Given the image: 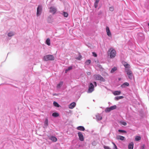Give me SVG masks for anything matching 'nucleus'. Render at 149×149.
Segmentation results:
<instances>
[{
    "mask_svg": "<svg viewBox=\"0 0 149 149\" xmlns=\"http://www.w3.org/2000/svg\"><path fill=\"white\" fill-rule=\"evenodd\" d=\"M97 86V83L96 81H93V83L91 82L88 84V89L87 93H91L94 91L95 87Z\"/></svg>",
    "mask_w": 149,
    "mask_h": 149,
    "instance_id": "obj_1",
    "label": "nucleus"
},
{
    "mask_svg": "<svg viewBox=\"0 0 149 149\" xmlns=\"http://www.w3.org/2000/svg\"><path fill=\"white\" fill-rule=\"evenodd\" d=\"M43 59L45 61H53L54 59V57L53 55H47L43 57Z\"/></svg>",
    "mask_w": 149,
    "mask_h": 149,
    "instance_id": "obj_2",
    "label": "nucleus"
},
{
    "mask_svg": "<svg viewBox=\"0 0 149 149\" xmlns=\"http://www.w3.org/2000/svg\"><path fill=\"white\" fill-rule=\"evenodd\" d=\"M93 76L95 79L96 80H100L102 82H104L105 81V79L100 74H95Z\"/></svg>",
    "mask_w": 149,
    "mask_h": 149,
    "instance_id": "obj_3",
    "label": "nucleus"
},
{
    "mask_svg": "<svg viewBox=\"0 0 149 149\" xmlns=\"http://www.w3.org/2000/svg\"><path fill=\"white\" fill-rule=\"evenodd\" d=\"M125 71L128 76L129 79L132 80L133 77V74L130 69H125Z\"/></svg>",
    "mask_w": 149,
    "mask_h": 149,
    "instance_id": "obj_4",
    "label": "nucleus"
},
{
    "mask_svg": "<svg viewBox=\"0 0 149 149\" xmlns=\"http://www.w3.org/2000/svg\"><path fill=\"white\" fill-rule=\"evenodd\" d=\"M42 10V7L41 5H39L37 8V16L38 17L40 15Z\"/></svg>",
    "mask_w": 149,
    "mask_h": 149,
    "instance_id": "obj_5",
    "label": "nucleus"
},
{
    "mask_svg": "<svg viewBox=\"0 0 149 149\" xmlns=\"http://www.w3.org/2000/svg\"><path fill=\"white\" fill-rule=\"evenodd\" d=\"M116 50L114 49H113L111 51L110 55V57L111 58H114L116 56Z\"/></svg>",
    "mask_w": 149,
    "mask_h": 149,
    "instance_id": "obj_6",
    "label": "nucleus"
},
{
    "mask_svg": "<svg viewBox=\"0 0 149 149\" xmlns=\"http://www.w3.org/2000/svg\"><path fill=\"white\" fill-rule=\"evenodd\" d=\"M77 134L79 136V139L81 141H83L84 139L82 133L81 132H79Z\"/></svg>",
    "mask_w": 149,
    "mask_h": 149,
    "instance_id": "obj_7",
    "label": "nucleus"
},
{
    "mask_svg": "<svg viewBox=\"0 0 149 149\" xmlns=\"http://www.w3.org/2000/svg\"><path fill=\"white\" fill-rule=\"evenodd\" d=\"M106 31L107 33V34L109 37H111V34L110 31L109 29L108 26H106Z\"/></svg>",
    "mask_w": 149,
    "mask_h": 149,
    "instance_id": "obj_8",
    "label": "nucleus"
},
{
    "mask_svg": "<svg viewBox=\"0 0 149 149\" xmlns=\"http://www.w3.org/2000/svg\"><path fill=\"white\" fill-rule=\"evenodd\" d=\"M56 11V10L53 7H51L50 8L49 12L52 13L53 14H54Z\"/></svg>",
    "mask_w": 149,
    "mask_h": 149,
    "instance_id": "obj_9",
    "label": "nucleus"
},
{
    "mask_svg": "<svg viewBox=\"0 0 149 149\" xmlns=\"http://www.w3.org/2000/svg\"><path fill=\"white\" fill-rule=\"evenodd\" d=\"M129 86V84L127 82H125L122 84L121 86L120 87L122 88H125Z\"/></svg>",
    "mask_w": 149,
    "mask_h": 149,
    "instance_id": "obj_10",
    "label": "nucleus"
},
{
    "mask_svg": "<svg viewBox=\"0 0 149 149\" xmlns=\"http://www.w3.org/2000/svg\"><path fill=\"white\" fill-rule=\"evenodd\" d=\"M48 120L47 118H46L45 119V121L44 122V128H47L48 125Z\"/></svg>",
    "mask_w": 149,
    "mask_h": 149,
    "instance_id": "obj_11",
    "label": "nucleus"
},
{
    "mask_svg": "<svg viewBox=\"0 0 149 149\" xmlns=\"http://www.w3.org/2000/svg\"><path fill=\"white\" fill-rule=\"evenodd\" d=\"M76 105L75 102H73L71 103L69 106V108L70 109H72L74 108Z\"/></svg>",
    "mask_w": 149,
    "mask_h": 149,
    "instance_id": "obj_12",
    "label": "nucleus"
},
{
    "mask_svg": "<svg viewBox=\"0 0 149 149\" xmlns=\"http://www.w3.org/2000/svg\"><path fill=\"white\" fill-rule=\"evenodd\" d=\"M116 139L117 140H120L121 141H123L125 140V137L123 136L118 135L117 136Z\"/></svg>",
    "mask_w": 149,
    "mask_h": 149,
    "instance_id": "obj_13",
    "label": "nucleus"
},
{
    "mask_svg": "<svg viewBox=\"0 0 149 149\" xmlns=\"http://www.w3.org/2000/svg\"><path fill=\"white\" fill-rule=\"evenodd\" d=\"M49 139L53 142H56L57 140V138L55 136H50Z\"/></svg>",
    "mask_w": 149,
    "mask_h": 149,
    "instance_id": "obj_14",
    "label": "nucleus"
},
{
    "mask_svg": "<svg viewBox=\"0 0 149 149\" xmlns=\"http://www.w3.org/2000/svg\"><path fill=\"white\" fill-rule=\"evenodd\" d=\"M60 13L62 14L64 17H68V13L67 12L65 11H62Z\"/></svg>",
    "mask_w": 149,
    "mask_h": 149,
    "instance_id": "obj_15",
    "label": "nucleus"
},
{
    "mask_svg": "<svg viewBox=\"0 0 149 149\" xmlns=\"http://www.w3.org/2000/svg\"><path fill=\"white\" fill-rule=\"evenodd\" d=\"M96 119L97 121H100L102 119V116L100 114H98L96 116Z\"/></svg>",
    "mask_w": 149,
    "mask_h": 149,
    "instance_id": "obj_16",
    "label": "nucleus"
},
{
    "mask_svg": "<svg viewBox=\"0 0 149 149\" xmlns=\"http://www.w3.org/2000/svg\"><path fill=\"white\" fill-rule=\"evenodd\" d=\"M134 147V143L133 142H131L128 145V148L129 149H133Z\"/></svg>",
    "mask_w": 149,
    "mask_h": 149,
    "instance_id": "obj_17",
    "label": "nucleus"
},
{
    "mask_svg": "<svg viewBox=\"0 0 149 149\" xmlns=\"http://www.w3.org/2000/svg\"><path fill=\"white\" fill-rule=\"evenodd\" d=\"M63 81H60L57 85V88H60L63 85Z\"/></svg>",
    "mask_w": 149,
    "mask_h": 149,
    "instance_id": "obj_18",
    "label": "nucleus"
},
{
    "mask_svg": "<svg viewBox=\"0 0 149 149\" xmlns=\"http://www.w3.org/2000/svg\"><path fill=\"white\" fill-rule=\"evenodd\" d=\"M121 92L120 91H114L113 93L115 95H118L121 94Z\"/></svg>",
    "mask_w": 149,
    "mask_h": 149,
    "instance_id": "obj_19",
    "label": "nucleus"
},
{
    "mask_svg": "<svg viewBox=\"0 0 149 149\" xmlns=\"http://www.w3.org/2000/svg\"><path fill=\"white\" fill-rule=\"evenodd\" d=\"M77 129L78 130H80L83 131H84L85 130L84 127L83 126H78L77 127Z\"/></svg>",
    "mask_w": 149,
    "mask_h": 149,
    "instance_id": "obj_20",
    "label": "nucleus"
},
{
    "mask_svg": "<svg viewBox=\"0 0 149 149\" xmlns=\"http://www.w3.org/2000/svg\"><path fill=\"white\" fill-rule=\"evenodd\" d=\"M53 105L54 106L56 107H61V106L56 102L54 101L53 103Z\"/></svg>",
    "mask_w": 149,
    "mask_h": 149,
    "instance_id": "obj_21",
    "label": "nucleus"
},
{
    "mask_svg": "<svg viewBox=\"0 0 149 149\" xmlns=\"http://www.w3.org/2000/svg\"><path fill=\"white\" fill-rule=\"evenodd\" d=\"M52 116L54 117H57L59 116V113L56 112H55L52 113Z\"/></svg>",
    "mask_w": 149,
    "mask_h": 149,
    "instance_id": "obj_22",
    "label": "nucleus"
},
{
    "mask_svg": "<svg viewBox=\"0 0 149 149\" xmlns=\"http://www.w3.org/2000/svg\"><path fill=\"white\" fill-rule=\"evenodd\" d=\"M45 43L48 46L50 45L51 42L49 38H47L45 41Z\"/></svg>",
    "mask_w": 149,
    "mask_h": 149,
    "instance_id": "obj_23",
    "label": "nucleus"
},
{
    "mask_svg": "<svg viewBox=\"0 0 149 149\" xmlns=\"http://www.w3.org/2000/svg\"><path fill=\"white\" fill-rule=\"evenodd\" d=\"M124 97L123 96H116L115 97V100H118L120 99H122Z\"/></svg>",
    "mask_w": 149,
    "mask_h": 149,
    "instance_id": "obj_24",
    "label": "nucleus"
},
{
    "mask_svg": "<svg viewBox=\"0 0 149 149\" xmlns=\"http://www.w3.org/2000/svg\"><path fill=\"white\" fill-rule=\"evenodd\" d=\"M15 35V33L13 32H10L8 34V36L9 37H11Z\"/></svg>",
    "mask_w": 149,
    "mask_h": 149,
    "instance_id": "obj_25",
    "label": "nucleus"
},
{
    "mask_svg": "<svg viewBox=\"0 0 149 149\" xmlns=\"http://www.w3.org/2000/svg\"><path fill=\"white\" fill-rule=\"evenodd\" d=\"M117 67H114L113 68H112L111 70V73H113L115 71L117 70Z\"/></svg>",
    "mask_w": 149,
    "mask_h": 149,
    "instance_id": "obj_26",
    "label": "nucleus"
},
{
    "mask_svg": "<svg viewBox=\"0 0 149 149\" xmlns=\"http://www.w3.org/2000/svg\"><path fill=\"white\" fill-rule=\"evenodd\" d=\"M111 111L110 107H107L105 110V111L106 113H109Z\"/></svg>",
    "mask_w": 149,
    "mask_h": 149,
    "instance_id": "obj_27",
    "label": "nucleus"
},
{
    "mask_svg": "<svg viewBox=\"0 0 149 149\" xmlns=\"http://www.w3.org/2000/svg\"><path fill=\"white\" fill-rule=\"evenodd\" d=\"M118 132L120 133H126L127 131L124 130H118Z\"/></svg>",
    "mask_w": 149,
    "mask_h": 149,
    "instance_id": "obj_28",
    "label": "nucleus"
},
{
    "mask_svg": "<svg viewBox=\"0 0 149 149\" xmlns=\"http://www.w3.org/2000/svg\"><path fill=\"white\" fill-rule=\"evenodd\" d=\"M110 107L111 111L116 109L117 108V106L116 105H114L113 106Z\"/></svg>",
    "mask_w": 149,
    "mask_h": 149,
    "instance_id": "obj_29",
    "label": "nucleus"
},
{
    "mask_svg": "<svg viewBox=\"0 0 149 149\" xmlns=\"http://www.w3.org/2000/svg\"><path fill=\"white\" fill-rule=\"evenodd\" d=\"M141 137L140 136H136L135 140L136 141H139L141 139Z\"/></svg>",
    "mask_w": 149,
    "mask_h": 149,
    "instance_id": "obj_30",
    "label": "nucleus"
},
{
    "mask_svg": "<svg viewBox=\"0 0 149 149\" xmlns=\"http://www.w3.org/2000/svg\"><path fill=\"white\" fill-rule=\"evenodd\" d=\"M91 63V61L90 60L88 59L85 62V64L86 65H89Z\"/></svg>",
    "mask_w": 149,
    "mask_h": 149,
    "instance_id": "obj_31",
    "label": "nucleus"
},
{
    "mask_svg": "<svg viewBox=\"0 0 149 149\" xmlns=\"http://www.w3.org/2000/svg\"><path fill=\"white\" fill-rule=\"evenodd\" d=\"M47 20L48 23H51L52 22L51 20V16H49L47 19Z\"/></svg>",
    "mask_w": 149,
    "mask_h": 149,
    "instance_id": "obj_32",
    "label": "nucleus"
},
{
    "mask_svg": "<svg viewBox=\"0 0 149 149\" xmlns=\"http://www.w3.org/2000/svg\"><path fill=\"white\" fill-rule=\"evenodd\" d=\"M124 66L125 68V69H129L130 68V65L128 63L127 64L125 65H124Z\"/></svg>",
    "mask_w": 149,
    "mask_h": 149,
    "instance_id": "obj_33",
    "label": "nucleus"
},
{
    "mask_svg": "<svg viewBox=\"0 0 149 149\" xmlns=\"http://www.w3.org/2000/svg\"><path fill=\"white\" fill-rule=\"evenodd\" d=\"M81 58H82L81 56V55L80 54V53H79V54L78 56L76 58V59H77L78 60H81Z\"/></svg>",
    "mask_w": 149,
    "mask_h": 149,
    "instance_id": "obj_34",
    "label": "nucleus"
},
{
    "mask_svg": "<svg viewBox=\"0 0 149 149\" xmlns=\"http://www.w3.org/2000/svg\"><path fill=\"white\" fill-rule=\"evenodd\" d=\"M120 123L122 125L124 126H126L127 125V123L125 121H120Z\"/></svg>",
    "mask_w": 149,
    "mask_h": 149,
    "instance_id": "obj_35",
    "label": "nucleus"
},
{
    "mask_svg": "<svg viewBox=\"0 0 149 149\" xmlns=\"http://www.w3.org/2000/svg\"><path fill=\"white\" fill-rule=\"evenodd\" d=\"M109 9L110 11H113L114 10V8L113 6H111L109 7Z\"/></svg>",
    "mask_w": 149,
    "mask_h": 149,
    "instance_id": "obj_36",
    "label": "nucleus"
},
{
    "mask_svg": "<svg viewBox=\"0 0 149 149\" xmlns=\"http://www.w3.org/2000/svg\"><path fill=\"white\" fill-rule=\"evenodd\" d=\"M92 145L93 146H96L97 145V143L95 141H94L92 143Z\"/></svg>",
    "mask_w": 149,
    "mask_h": 149,
    "instance_id": "obj_37",
    "label": "nucleus"
},
{
    "mask_svg": "<svg viewBox=\"0 0 149 149\" xmlns=\"http://www.w3.org/2000/svg\"><path fill=\"white\" fill-rule=\"evenodd\" d=\"M93 55L94 57H97V55L96 54V53H95V52H92Z\"/></svg>",
    "mask_w": 149,
    "mask_h": 149,
    "instance_id": "obj_38",
    "label": "nucleus"
},
{
    "mask_svg": "<svg viewBox=\"0 0 149 149\" xmlns=\"http://www.w3.org/2000/svg\"><path fill=\"white\" fill-rule=\"evenodd\" d=\"M98 3H96V2H95V3H94V7H95V8H97V7Z\"/></svg>",
    "mask_w": 149,
    "mask_h": 149,
    "instance_id": "obj_39",
    "label": "nucleus"
},
{
    "mask_svg": "<svg viewBox=\"0 0 149 149\" xmlns=\"http://www.w3.org/2000/svg\"><path fill=\"white\" fill-rule=\"evenodd\" d=\"M122 63L123 64V65L124 66V65H125L127 63L126 62L124 61H123L122 62Z\"/></svg>",
    "mask_w": 149,
    "mask_h": 149,
    "instance_id": "obj_40",
    "label": "nucleus"
},
{
    "mask_svg": "<svg viewBox=\"0 0 149 149\" xmlns=\"http://www.w3.org/2000/svg\"><path fill=\"white\" fill-rule=\"evenodd\" d=\"M67 69H68V70H69H69H72V66H69L68 67V68Z\"/></svg>",
    "mask_w": 149,
    "mask_h": 149,
    "instance_id": "obj_41",
    "label": "nucleus"
},
{
    "mask_svg": "<svg viewBox=\"0 0 149 149\" xmlns=\"http://www.w3.org/2000/svg\"><path fill=\"white\" fill-rule=\"evenodd\" d=\"M104 149H110V148L109 147L105 146H104Z\"/></svg>",
    "mask_w": 149,
    "mask_h": 149,
    "instance_id": "obj_42",
    "label": "nucleus"
},
{
    "mask_svg": "<svg viewBox=\"0 0 149 149\" xmlns=\"http://www.w3.org/2000/svg\"><path fill=\"white\" fill-rule=\"evenodd\" d=\"M113 149H118V148L116 145L114 146Z\"/></svg>",
    "mask_w": 149,
    "mask_h": 149,
    "instance_id": "obj_43",
    "label": "nucleus"
},
{
    "mask_svg": "<svg viewBox=\"0 0 149 149\" xmlns=\"http://www.w3.org/2000/svg\"><path fill=\"white\" fill-rule=\"evenodd\" d=\"M99 1L100 0H95V2H96V3H98Z\"/></svg>",
    "mask_w": 149,
    "mask_h": 149,
    "instance_id": "obj_44",
    "label": "nucleus"
},
{
    "mask_svg": "<svg viewBox=\"0 0 149 149\" xmlns=\"http://www.w3.org/2000/svg\"><path fill=\"white\" fill-rule=\"evenodd\" d=\"M69 70H68V69H66L65 70V73H67V72Z\"/></svg>",
    "mask_w": 149,
    "mask_h": 149,
    "instance_id": "obj_45",
    "label": "nucleus"
},
{
    "mask_svg": "<svg viewBox=\"0 0 149 149\" xmlns=\"http://www.w3.org/2000/svg\"><path fill=\"white\" fill-rule=\"evenodd\" d=\"M121 78H118V80H119V81H120V80H121Z\"/></svg>",
    "mask_w": 149,
    "mask_h": 149,
    "instance_id": "obj_46",
    "label": "nucleus"
},
{
    "mask_svg": "<svg viewBox=\"0 0 149 149\" xmlns=\"http://www.w3.org/2000/svg\"><path fill=\"white\" fill-rule=\"evenodd\" d=\"M112 143L113 144V146L116 145V144L113 142H112Z\"/></svg>",
    "mask_w": 149,
    "mask_h": 149,
    "instance_id": "obj_47",
    "label": "nucleus"
},
{
    "mask_svg": "<svg viewBox=\"0 0 149 149\" xmlns=\"http://www.w3.org/2000/svg\"><path fill=\"white\" fill-rule=\"evenodd\" d=\"M101 66H102L101 65H100L99 68H101Z\"/></svg>",
    "mask_w": 149,
    "mask_h": 149,
    "instance_id": "obj_48",
    "label": "nucleus"
},
{
    "mask_svg": "<svg viewBox=\"0 0 149 149\" xmlns=\"http://www.w3.org/2000/svg\"><path fill=\"white\" fill-rule=\"evenodd\" d=\"M104 87H105V88H107V87H106V86H104Z\"/></svg>",
    "mask_w": 149,
    "mask_h": 149,
    "instance_id": "obj_49",
    "label": "nucleus"
}]
</instances>
